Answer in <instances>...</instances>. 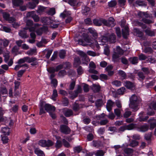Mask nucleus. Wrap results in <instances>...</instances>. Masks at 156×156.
Here are the masks:
<instances>
[{
	"label": "nucleus",
	"instance_id": "f257e3e1",
	"mask_svg": "<svg viewBox=\"0 0 156 156\" xmlns=\"http://www.w3.org/2000/svg\"><path fill=\"white\" fill-rule=\"evenodd\" d=\"M116 41V36L114 34H112L109 36V37L104 36L99 39L98 41H94V42H92L91 40L89 39L88 37L84 38L83 39L79 40L78 43L81 45L85 46L87 45H91L96 47L98 48L99 47V45H103L105 44L108 42L109 41L111 43H114Z\"/></svg>",
	"mask_w": 156,
	"mask_h": 156
},
{
	"label": "nucleus",
	"instance_id": "f03ea898",
	"mask_svg": "<svg viewBox=\"0 0 156 156\" xmlns=\"http://www.w3.org/2000/svg\"><path fill=\"white\" fill-rule=\"evenodd\" d=\"M129 101V107L133 109L134 111H137L139 109L138 106L141 101L140 98L135 94H133L130 98Z\"/></svg>",
	"mask_w": 156,
	"mask_h": 156
},
{
	"label": "nucleus",
	"instance_id": "7ed1b4c3",
	"mask_svg": "<svg viewBox=\"0 0 156 156\" xmlns=\"http://www.w3.org/2000/svg\"><path fill=\"white\" fill-rule=\"evenodd\" d=\"M55 108L54 106L48 104H46L45 102H41V108H40V114L45 112V110L49 113L50 112H54Z\"/></svg>",
	"mask_w": 156,
	"mask_h": 156
},
{
	"label": "nucleus",
	"instance_id": "20e7f679",
	"mask_svg": "<svg viewBox=\"0 0 156 156\" xmlns=\"http://www.w3.org/2000/svg\"><path fill=\"white\" fill-rule=\"evenodd\" d=\"M138 15L140 17L142 18V21L145 23L149 24L154 23L153 20L147 19L151 16V15L148 14L147 12H140Z\"/></svg>",
	"mask_w": 156,
	"mask_h": 156
},
{
	"label": "nucleus",
	"instance_id": "39448f33",
	"mask_svg": "<svg viewBox=\"0 0 156 156\" xmlns=\"http://www.w3.org/2000/svg\"><path fill=\"white\" fill-rule=\"evenodd\" d=\"M39 24L38 23L35 24L34 26L32 27L28 28L30 32H31L30 35V37L32 38L35 39L36 38V35L34 32L36 31V32L37 35H39Z\"/></svg>",
	"mask_w": 156,
	"mask_h": 156
},
{
	"label": "nucleus",
	"instance_id": "423d86ee",
	"mask_svg": "<svg viewBox=\"0 0 156 156\" xmlns=\"http://www.w3.org/2000/svg\"><path fill=\"white\" fill-rule=\"evenodd\" d=\"M121 26L123 28L122 29V34L123 37L126 38L127 36L129 34V28L128 26L126 25V21L124 20L121 21Z\"/></svg>",
	"mask_w": 156,
	"mask_h": 156
},
{
	"label": "nucleus",
	"instance_id": "0eeeda50",
	"mask_svg": "<svg viewBox=\"0 0 156 156\" xmlns=\"http://www.w3.org/2000/svg\"><path fill=\"white\" fill-rule=\"evenodd\" d=\"M41 21L42 23L45 25H49L52 24L54 22L57 21L54 20L53 18L50 17H44L41 18Z\"/></svg>",
	"mask_w": 156,
	"mask_h": 156
},
{
	"label": "nucleus",
	"instance_id": "6e6552de",
	"mask_svg": "<svg viewBox=\"0 0 156 156\" xmlns=\"http://www.w3.org/2000/svg\"><path fill=\"white\" fill-rule=\"evenodd\" d=\"M82 89L80 85H78L77 89L74 92H70L69 93L70 95V97L72 99H73L76 97L79 93L82 92Z\"/></svg>",
	"mask_w": 156,
	"mask_h": 156
},
{
	"label": "nucleus",
	"instance_id": "1a4fd4ad",
	"mask_svg": "<svg viewBox=\"0 0 156 156\" xmlns=\"http://www.w3.org/2000/svg\"><path fill=\"white\" fill-rule=\"evenodd\" d=\"M152 109L156 110V102H152L149 105V107L148 109V111L147 114L149 115H153L154 114V112L152 110L150 111V110H152Z\"/></svg>",
	"mask_w": 156,
	"mask_h": 156
},
{
	"label": "nucleus",
	"instance_id": "9d476101",
	"mask_svg": "<svg viewBox=\"0 0 156 156\" xmlns=\"http://www.w3.org/2000/svg\"><path fill=\"white\" fill-rule=\"evenodd\" d=\"M60 131L62 133L68 134L70 133L71 130L69 128L65 125H62L60 126Z\"/></svg>",
	"mask_w": 156,
	"mask_h": 156
},
{
	"label": "nucleus",
	"instance_id": "9b49d317",
	"mask_svg": "<svg viewBox=\"0 0 156 156\" xmlns=\"http://www.w3.org/2000/svg\"><path fill=\"white\" fill-rule=\"evenodd\" d=\"M29 28L24 27L22 30H20L19 32V35L23 38H27L29 37V35L27 34V30Z\"/></svg>",
	"mask_w": 156,
	"mask_h": 156
},
{
	"label": "nucleus",
	"instance_id": "f8f14e48",
	"mask_svg": "<svg viewBox=\"0 0 156 156\" xmlns=\"http://www.w3.org/2000/svg\"><path fill=\"white\" fill-rule=\"evenodd\" d=\"M53 144V143L50 140L46 141L44 140H41L40 141V145L43 147H50Z\"/></svg>",
	"mask_w": 156,
	"mask_h": 156
},
{
	"label": "nucleus",
	"instance_id": "ddd939ff",
	"mask_svg": "<svg viewBox=\"0 0 156 156\" xmlns=\"http://www.w3.org/2000/svg\"><path fill=\"white\" fill-rule=\"evenodd\" d=\"M78 54L82 57V63L83 64L86 65H87L88 61L87 59V55L83 52L79 51H78Z\"/></svg>",
	"mask_w": 156,
	"mask_h": 156
},
{
	"label": "nucleus",
	"instance_id": "4468645a",
	"mask_svg": "<svg viewBox=\"0 0 156 156\" xmlns=\"http://www.w3.org/2000/svg\"><path fill=\"white\" fill-rule=\"evenodd\" d=\"M118 74L121 77V79L122 80L127 79V76L129 78H132L131 76L132 75V74H128L127 75L126 73L122 70H120L119 71Z\"/></svg>",
	"mask_w": 156,
	"mask_h": 156
},
{
	"label": "nucleus",
	"instance_id": "2eb2a0df",
	"mask_svg": "<svg viewBox=\"0 0 156 156\" xmlns=\"http://www.w3.org/2000/svg\"><path fill=\"white\" fill-rule=\"evenodd\" d=\"M106 22L104 23V25H105L112 27L115 25L114 19L113 17H110L107 20H106Z\"/></svg>",
	"mask_w": 156,
	"mask_h": 156
},
{
	"label": "nucleus",
	"instance_id": "dca6fc26",
	"mask_svg": "<svg viewBox=\"0 0 156 156\" xmlns=\"http://www.w3.org/2000/svg\"><path fill=\"white\" fill-rule=\"evenodd\" d=\"M148 129V126L146 124H144L141 125L140 126L137 125L136 130L140 132H144L147 130Z\"/></svg>",
	"mask_w": 156,
	"mask_h": 156
},
{
	"label": "nucleus",
	"instance_id": "f3484780",
	"mask_svg": "<svg viewBox=\"0 0 156 156\" xmlns=\"http://www.w3.org/2000/svg\"><path fill=\"white\" fill-rule=\"evenodd\" d=\"M128 2L130 4H133V5H136V4L139 6H145L146 4L141 0H137L135 3H134V0H128Z\"/></svg>",
	"mask_w": 156,
	"mask_h": 156
},
{
	"label": "nucleus",
	"instance_id": "a211bd4d",
	"mask_svg": "<svg viewBox=\"0 0 156 156\" xmlns=\"http://www.w3.org/2000/svg\"><path fill=\"white\" fill-rule=\"evenodd\" d=\"M105 114L104 113L98 116V117L100 120H101L100 122V124L101 125H104L107 124L108 121V120L106 119H103V118H105Z\"/></svg>",
	"mask_w": 156,
	"mask_h": 156
},
{
	"label": "nucleus",
	"instance_id": "6ab92c4d",
	"mask_svg": "<svg viewBox=\"0 0 156 156\" xmlns=\"http://www.w3.org/2000/svg\"><path fill=\"white\" fill-rule=\"evenodd\" d=\"M93 22L94 24L97 26H100L102 25V23L104 24V23L106 22V20L101 19H95L93 20Z\"/></svg>",
	"mask_w": 156,
	"mask_h": 156
},
{
	"label": "nucleus",
	"instance_id": "aec40b11",
	"mask_svg": "<svg viewBox=\"0 0 156 156\" xmlns=\"http://www.w3.org/2000/svg\"><path fill=\"white\" fill-rule=\"evenodd\" d=\"M139 117L137 119V121L136 122H137V121L140 122L145 121L148 118V116H144L143 115V112H141L139 114Z\"/></svg>",
	"mask_w": 156,
	"mask_h": 156
},
{
	"label": "nucleus",
	"instance_id": "412c9836",
	"mask_svg": "<svg viewBox=\"0 0 156 156\" xmlns=\"http://www.w3.org/2000/svg\"><path fill=\"white\" fill-rule=\"evenodd\" d=\"M133 150L130 148H126L124 150V156H132Z\"/></svg>",
	"mask_w": 156,
	"mask_h": 156
},
{
	"label": "nucleus",
	"instance_id": "4be33fe9",
	"mask_svg": "<svg viewBox=\"0 0 156 156\" xmlns=\"http://www.w3.org/2000/svg\"><path fill=\"white\" fill-rule=\"evenodd\" d=\"M115 105L114 103L111 100H108L107 103L106 108L107 110L110 112L112 109V107Z\"/></svg>",
	"mask_w": 156,
	"mask_h": 156
},
{
	"label": "nucleus",
	"instance_id": "5701e85b",
	"mask_svg": "<svg viewBox=\"0 0 156 156\" xmlns=\"http://www.w3.org/2000/svg\"><path fill=\"white\" fill-rule=\"evenodd\" d=\"M33 2H29L27 5L28 7L31 9H34L35 8L37 5L38 3V0H37V1H32Z\"/></svg>",
	"mask_w": 156,
	"mask_h": 156
},
{
	"label": "nucleus",
	"instance_id": "b1692460",
	"mask_svg": "<svg viewBox=\"0 0 156 156\" xmlns=\"http://www.w3.org/2000/svg\"><path fill=\"white\" fill-rule=\"evenodd\" d=\"M64 65H66V67H64L65 68H68L70 66V63L69 62H66L63 64H60L58 66L55 68L56 71L57 72L62 69Z\"/></svg>",
	"mask_w": 156,
	"mask_h": 156
},
{
	"label": "nucleus",
	"instance_id": "393cba45",
	"mask_svg": "<svg viewBox=\"0 0 156 156\" xmlns=\"http://www.w3.org/2000/svg\"><path fill=\"white\" fill-rule=\"evenodd\" d=\"M128 146V144L125 143L122 144V146L119 145H115L113 147L114 148L116 153H119V149L122 147H126Z\"/></svg>",
	"mask_w": 156,
	"mask_h": 156
},
{
	"label": "nucleus",
	"instance_id": "a878e982",
	"mask_svg": "<svg viewBox=\"0 0 156 156\" xmlns=\"http://www.w3.org/2000/svg\"><path fill=\"white\" fill-rule=\"evenodd\" d=\"M148 122L150 124V128L153 129L154 127L156 126V120L154 118L150 119Z\"/></svg>",
	"mask_w": 156,
	"mask_h": 156
},
{
	"label": "nucleus",
	"instance_id": "bb28decb",
	"mask_svg": "<svg viewBox=\"0 0 156 156\" xmlns=\"http://www.w3.org/2000/svg\"><path fill=\"white\" fill-rule=\"evenodd\" d=\"M89 32L91 34L94 38L96 39L98 37V34L96 30L93 28H89L88 29Z\"/></svg>",
	"mask_w": 156,
	"mask_h": 156
},
{
	"label": "nucleus",
	"instance_id": "cd10ccee",
	"mask_svg": "<svg viewBox=\"0 0 156 156\" xmlns=\"http://www.w3.org/2000/svg\"><path fill=\"white\" fill-rule=\"evenodd\" d=\"M124 85L128 89H133L134 88V84L129 81H126Z\"/></svg>",
	"mask_w": 156,
	"mask_h": 156
},
{
	"label": "nucleus",
	"instance_id": "c85d7f7f",
	"mask_svg": "<svg viewBox=\"0 0 156 156\" xmlns=\"http://www.w3.org/2000/svg\"><path fill=\"white\" fill-rule=\"evenodd\" d=\"M13 5L16 6H19L23 5V0H12Z\"/></svg>",
	"mask_w": 156,
	"mask_h": 156
},
{
	"label": "nucleus",
	"instance_id": "c756f323",
	"mask_svg": "<svg viewBox=\"0 0 156 156\" xmlns=\"http://www.w3.org/2000/svg\"><path fill=\"white\" fill-rule=\"evenodd\" d=\"M137 124L131 123L129 125H126L127 130H131L133 129L136 130Z\"/></svg>",
	"mask_w": 156,
	"mask_h": 156
},
{
	"label": "nucleus",
	"instance_id": "7c9ffc66",
	"mask_svg": "<svg viewBox=\"0 0 156 156\" xmlns=\"http://www.w3.org/2000/svg\"><path fill=\"white\" fill-rule=\"evenodd\" d=\"M36 49L35 48H30L29 50L25 52V54L29 55H32L36 54Z\"/></svg>",
	"mask_w": 156,
	"mask_h": 156
},
{
	"label": "nucleus",
	"instance_id": "2f4dec72",
	"mask_svg": "<svg viewBox=\"0 0 156 156\" xmlns=\"http://www.w3.org/2000/svg\"><path fill=\"white\" fill-rule=\"evenodd\" d=\"M55 138L57 139V142L55 145V146L57 148L60 147L62 145V142L59 140L60 137L58 136H56Z\"/></svg>",
	"mask_w": 156,
	"mask_h": 156
},
{
	"label": "nucleus",
	"instance_id": "473e14b6",
	"mask_svg": "<svg viewBox=\"0 0 156 156\" xmlns=\"http://www.w3.org/2000/svg\"><path fill=\"white\" fill-rule=\"evenodd\" d=\"M133 31L134 34L136 36L141 37L143 36V34L142 32L140 31L137 28H135L134 29Z\"/></svg>",
	"mask_w": 156,
	"mask_h": 156
},
{
	"label": "nucleus",
	"instance_id": "72a5a7b5",
	"mask_svg": "<svg viewBox=\"0 0 156 156\" xmlns=\"http://www.w3.org/2000/svg\"><path fill=\"white\" fill-rule=\"evenodd\" d=\"M100 89V86L97 84H93L92 87V89L95 92H98Z\"/></svg>",
	"mask_w": 156,
	"mask_h": 156
},
{
	"label": "nucleus",
	"instance_id": "f704fd0d",
	"mask_svg": "<svg viewBox=\"0 0 156 156\" xmlns=\"http://www.w3.org/2000/svg\"><path fill=\"white\" fill-rule=\"evenodd\" d=\"M1 131L5 135H9V129L8 127L2 128V129Z\"/></svg>",
	"mask_w": 156,
	"mask_h": 156
},
{
	"label": "nucleus",
	"instance_id": "c9c22d12",
	"mask_svg": "<svg viewBox=\"0 0 156 156\" xmlns=\"http://www.w3.org/2000/svg\"><path fill=\"white\" fill-rule=\"evenodd\" d=\"M47 14L49 15L53 16L55 13V10L54 8H51L47 12Z\"/></svg>",
	"mask_w": 156,
	"mask_h": 156
},
{
	"label": "nucleus",
	"instance_id": "e433bc0d",
	"mask_svg": "<svg viewBox=\"0 0 156 156\" xmlns=\"http://www.w3.org/2000/svg\"><path fill=\"white\" fill-rule=\"evenodd\" d=\"M129 60L133 64H135L138 63V58L136 57L130 58H129Z\"/></svg>",
	"mask_w": 156,
	"mask_h": 156
},
{
	"label": "nucleus",
	"instance_id": "4c0bfd02",
	"mask_svg": "<svg viewBox=\"0 0 156 156\" xmlns=\"http://www.w3.org/2000/svg\"><path fill=\"white\" fill-rule=\"evenodd\" d=\"M71 14V12L70 11H64L60 14V16L61 17L65 18L68 16L70 15Z\"/></svg>",
	"mask_w": 156,
	"mask_h": 156
},
{
	"label": "nucleus",
	"instance_id": "58836bf2",
	"mask_svg": "<svg viewBox=\"0 0 156 156\" xmlns=\"http://www.w3.org/2000/svg\"><path fill=\"white\" fill-rule=\"evenodd\" d=\"M81 63L80 59L79 57H76L74 59V66L76 67L77 66L79 65Z\"/></svg>",
	"mask_w": 156,
	"mask_h": 156
},
{
	"label": "nucleus",
	"instance_id": "ea45409f",
	"mask_svg": "<svg viewBox=\"0 0 156 156\" xmlns=\"http://www.w3.org/2000/svg\"><path fill=\"white\" fill-rule=\"evenodd\" d=\"M82 12L85 15H87L90 11V9L89 8L84 6L82 8Z\"/></svg>",
	"mask_w": 156,
	"mask_h": 156
},
{
	"label": "nucleus",
	"instance_id": "a19ab883",
	"mask_svg": "<svg viewBox=\"0 0 156 156\" xmlns=\"http://www.w3.org/2000/svg\"><path fill=\"white\" fill-rule=\"evenodd\" d=\"M105 152L102 150H99L94 152V154L95 156H103Z\"/></svg>",
	"mask_w": 156,
	"mask_h": 156
},
{
	"label": "nucleus",
	"instance_id": "79ce46f5",
	"mask_svg": "<svg viewBox=\"0 0 156 156\" xmlns=\"http://www.w3.org/2000/svg\"><path fill=\"white\" fill-rule=\"evenodd\" d=\"M101 142L99 141H93L91 144L93 147L98 148L101 146Z\"/></svg>",
	"mask_w": 156,
	"mask_h": 156
},
{
	"label": "nucleus",
	"instance_id": "37998d69",
	"mask_svg": "<svg viewBox=\"0 0 156 156\" xmlns=\"http://www.w3.org/2000/svg\"><path fill=\"white\" fill-rule=\"evenodd\" d=\"M64 113V115L66 117H69L73 114L72 110L69 109H67Z\"/></svg>",
	"mask_w": 156,
	"mask_h": 156
},
{
	"label": "nucleus",
	"instance_id": "c03bdc74",
	"mask_svg": "<svg viewBox=\"0 0 156 156\" xmlns=\"http://www.w3.org/2000/svg\"><path fill=\"white\" fill-rule=\"evenodd\" d=\"M87 54L90 55L92 56H98L99 55V54L98 53H95L94 51H88L87 52Z\"/></svg>",
	"mask_w": 156,
	"mask_h": 156
},
{
	"label": "nucleus",
	"instance_id": "a18cd8bd",
	"mask_svg": "<svg viewBox=\"0 0 156 156\" xmlns=\"http://www.w3.org/2000/svg\"><path fill=\"white\" fill-rule=\"evenodd\" d=\"M146 34L148 36H154V31L151 30L150 29H147L145 30Z\"/></svg>",
	"mask_w": 156,
	"mask_h": 156
},
{
	"label": "nucleus",
	"instance_id": "49530a36",
	"mask_svg": "<svg viewBox=\"0 0 156 156\" xmlns=\"http://www.w3.org/2000/svg\"><path fill=\"white\" fill-rule=\"evenodd\" d=\"M27 62L29 63L33 62L37 60V58L35 57H32L30 58L29 57H26Z\"/></svg>",
	"mask_w": 156,
	"mask_h": 156
},
{
	"label": "nucleus",
	"instance_id": "de8ad7c7",
	"mask_svg": "<svg viewBox=\"0 0 156 156\" xmlns=\"http://www.w3.org/2000/svg\"><path fill=\"white\" fill-rule=\"evenodd\" d=\"M138 142L136 140H133L130 142L129 144H128V146H129L130 147H134L138 145Z\"/></svg>",
	"mask_w": 156,
	"mask_h": 156
},
{
	"label": "nucleus",
	"instance_id": "09e8293b",
	"mask_svg": "<svg viewBox=\"0 0 156 156\" xmlns=\"http://www.w3.org/2000/svg\"><path fill=\"white\" fill-rule=\"evenodd\" d=\"M115 52L120 55H122L124 53L123 51L119 46L117 47L116 51Z\"/></svg>",
	"mask_w": 156,
	"mask_h": 156
},
{
	"label": "nucleus",
	"instance_id": "8fccbe9b",
	"mask_svg": "<svg viewBox=\"0 0 156 156\" xmlns=\"http://www.w3.org/2000/svg\"><path fill=\"white\" fill-rule=\"evenodd\" d=\"M112 84L116 87H119L121 86L122 83L120 81L116 80L113 81Z\"/></svg>",
	"mask_w": 156,
	"mask_h": 156
},
{
	"label": "nucleus",
	"instance_id": "3c124183",
	"mask_svg": "<svg viewBox=\"0 0 156 156\" xmlns=\"http://www.w3.org/2000/svg\"><path fill=\"white\" fill-rule=\"evenodd\" d=\"M57 21V22H54L53 23H52V24H51L50 26V27L52 28H57L59 25V23H57L58 22V21L57 20H55Z\"/></svg>",
	"mask_w": 156,
	"mask_h": 156
},
{
	"label": "nucleus",
	"instance_id": "603ef678",
	"mask_svg": "<svg viewBox=\"0 0 156 156\" xmlns=\"http://www.w3.org/2000/svg\"><path fill=\"white\" fill-rule=\"evenodd\" d=\"M57 96L58 93L57 90L56 89H55L53 91V94L51 98L54 101H55V98L57 97Z\"/></svg>",
	"mask_w": 156,
	"mask_h": 156
},
{
	"label": "nucleus",
	"instance_id": "864d4df0",
	"mask_svg": "<svg viewBox=\"0 0 156 156\" xmlns=\"http://www.w3.org/2000/svg\"><path fill=\"white\" fill-rule=\"evenodd\" d=\"M77 2V0H69L68 1L69 4L73 6H75L77 5H78Z\"/></svg>",
	"mask_w": 156,
	"mask_h": 156
},
{
	"label": "nucleus",
	"instance_id": "5fc2aeb1",
	"mask_svg": "<svg viewBox=\"0 0 156 156\" xmlns=\"http://www.w3.org/2000/svg\"><path fill=\"white\" fill-rule=\"evenodd\" d=\"M138 76L139 77V80H143L145 78V76L144 73L141 72H139L138 73Z\"/></svg>",
	"mask_w": 156,
	"mask_h": 156
},
{
	"label": "nucleus",
	"instance_id": "6e6d98bb",
	"mask_svg": "<svg viewBox=\"0 0 156 156\" xmlns=\"http://www.w3.org/2000/svg\"><path fill=\"white\" fill-rule=\"evenodd\" d=\"M131 114V112L128 110L126 109L125 112L123 114V116L124 118H127L130 116Z\"/></svg>",
	"mask_w": 156,
	"mask_h": 156
},
{
	"label": "nucleus",
	"instance_id": "4d7b16f0",
	"mask_svg": "<svg viewBox=\"0 0 156 156\" xmlns=\"http://www.w3.org/2000/svg\"><path fill=\"white\" fill-rule=\"evenodd\" d=\"M2 15L3 18L6 20H7L10 16V15L9 13L7 12H3Z\"/></svg>",
	"mask_w": 156,
	"mask_h": 156
},
{
	"label": "nucleus",
	"instance_id": "13d9d810",
	"mask_svg": "<svg viewBox=\"0 0 156 156\" xmlns=\"http://www.w3.org/2000/svg\"><path fill=\"white\" fill-rule=\"evenodd\" d=\"M39 145V143H37L34 147L35 153L37 154L38 156H39V149L36 146H38Z\"/></svg>",
	"mask_w": 156,
	"mask_h": 156
},
{
	"label": "nucleus",
	"instance_id": "bf43d9fd",
	"mask_svg": "<svg viewBox=\"0 0 156 156\" xmlns=\"http://www.w3.org/2000/svg\"><path fill=\"white\" fill-rule=\"evenodd\" d=\"M125 88L123 87L118 89L117 90V93L119 94H122L125 91Z\"/></svg>",
	"mask_w": 156,
	"mask_h": 156
},
{
	"label": "nucleus",
	"instance_id": "052dcab7",
	"mask_svg": "<svg viewBox=\"0 0 156 156\" xmlns=\"http://www.w3.org/2000/svg\"><path fill=\"white\" fill-rule=\"evenodd\" d=\"M40 31L47 33L48 31V27L47 26H44L41 28H40V35H41Z\"/></svg>",
	"mask_w": 156,
	"mask_h": 156
},
{
	"label": "nucleus",
	"instance_id": "680f3d73",
	"mask_svg": "<svg viewBox=\"0 0 156 156\" xmlns=\"http://www.w3.org/2000/svg\"><path fill=\"white\" fill-rule=\"evenodd\" d=\"M2 30L7 33H10L11 31V29L7 27L3 26L2 27Z\"/></svg>",
	"mask_w": 156,
	"mask_h": 156
},
{
	"label": "nucleus",
	"instance_id": "e2e57ef3",
	"mask_svg": "<svg viewBox=\"0 0 156 156\" xmlns=\"http://www.w3.org/2000/svg\"><path fill=\"white\" fill-rule=\"evenodd\" d=\"M33 24V21L32 20H28L26 23V25L28 27H26L27 28L32 27H31Z\"/></svg>",
	"mask_w": 156,
	"mask_h": 156
},
{
	"label": "nucleus",
	"instance_id": "0e129e2a",
	"mask_svg": "<svg viewBox=\"0 0 156 156\" xmlns=\"http://www.w3.org/2000/svg\"><path fill=\"white\" fill-rule=\"evenodd\" d=\"M66 52L64 50H61L59 53V56L61 58H63L65 56Z\"/></svg>",
	"mask_w": 156,
	"mask_h": 156
},
{
	"label": "nucleus",
	"instance_id": "69168bd1",
	"mask_svg": "<svg viewBox=\"0 0 156 156\" xmlns=\"http://www.w3.org/2000/svg\"><path fill=\"white\" fill-rule=\"evenodd\" d=\"M116 4V2L115 1L112 0L108 3V5L109 7H114Z\"/></svg>",
	"mask_w": 156,
	"mask_h": 156
},
{
	"label": "nucleus",
	"instance_id": "338daca9",
	"mask_svg": "<svg viewBox=\"0 0 156 156\" xmlns=\"http://www.w3.org/2000/svg\"><path fill=\"white\" fill-rule=\"evenodd\" d=\"M9 139L6 136H5L2 137V140L3 144H7L8 143Z\"/></svg>",
	"mask_w": 156,
	"mask_h": 156
},
{
	"label": "nucleus",
	"instance_id": "774afa93",
	"mask_svg": "<svg viewBox=\"0 0 156 156\" xmlns=\"http://www.w3.org/2000/svg\"><path fill=\"white\" fill-rule=\"evenodd\" d=\"M110 53L109 49L108 46H106L104 48V53L106 55H108Z\"/></svg>",
	"mask_w": 156,
	"mask_h": 156
}]
</instances>
